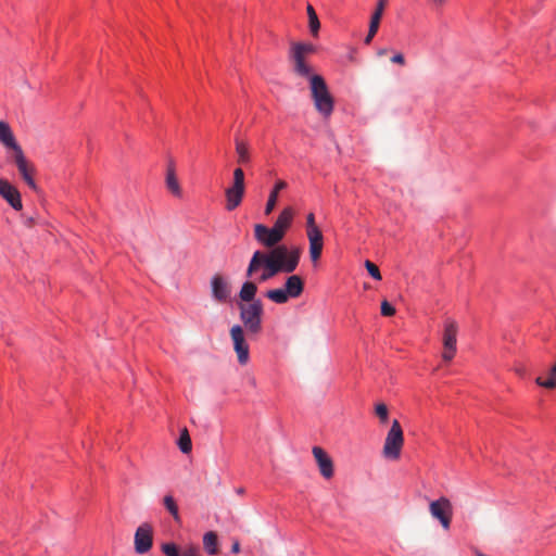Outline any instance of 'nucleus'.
Segmentation results:
<instances>
[{
    "mask_svg": "<svg viewBox=\"0 0 556 556\" xmlns=\"http://www.w3.org/2000/svg\"><path fill=\"white\" fill-rule=\"evenodd\" d=\"M180 556H200V548L197 545H188L182 549Z\"/></svg>",
    "mask_w": 556,
    "mask_h": 556,
    "instance_id": "35",
    "label": "nucleus"
},
{
    "mask_svg": "<svg viewBox=\"0 0 556 556\" xmlns=\"http://www.w3.org/2000/svg\"><path fill=\"white\" fill-rule=\"evenodd\" d=\"M240 320L247 331L251 334H258L262 331L264 307L261 300L239 305Z\"/></svg>",
    "mask_w": 556,
    "mask_h": 556,
    "instance_id": "5",
    "label": "nucleus"
},
{
    "mask_svg": "<svg viewBox=\"0 0 556 556\" xmlns=\"http://www.w3.org/2000/svg\"><path fill=\"white\" fill-rule=\"evenodd\" d=\"M476 555H477V556H486V555H484L483 553L478 552V551H476Z\"/></svg>",
    "mask_w": 556,
    "mask_h": 556,
    "instance_id": "42",
    "label": "nucleus"
},
{
    "mask_svg": "<svg viewBox=\"0 0 556 556\" xmlns=\"http://www.w3.org/2000/svg\"><path fill=\"white\" fill-rule=\"evenodd\" d=\"M307 15H308L309 30L313 36H317L320 24H319V20L317 17L316 12L311 4L307 5Z\"/></svg>",
    "mask_w": 556,
    "mask_h": 556,
    "instance_id": "26",
    "label": "nucleus"
},
{
    "mask_svg": "<svg viewBox=\"0 0 556 556\" xmlns=\"http://www.w3.org/2000/svg\"><path fill=\"white\" fill-rule=\"evenodd\" d=\"M268 252L277 275L280 273L291 274L298 268L301 258L300 248L280 244Z\"/></svg>",
    "mask_w": 556,
    "mask_h": 556,
    "instance_id": "1",
    "label": "nucleus"
},
{
    "mask_svg": "<svg viewBox=\"0 0 556 556\" xmlns=\"http://www.w3.org/2000/svg\"><path fill=\"white\" fill-rule=\"evenodd\" d=\"M0 141L8 148L16 150V147H20L14 138V135L5 122H0Z\"/></svg>",
    "mask_w": 556,
    "mask_h": 556,
    "instance_id": "22",
    "label": "nucleus"
},
{
    "mask_svg": "<svg viewBox=\"0 0 556 556\" xmlns=\"http://www.w3.org/2000/svg\"><path fill=\"white\" fill-rule=\"evenodd\" d=\"M277 275L269 252L255 251L247 268V276L260 282L269 280Z\"/></svg>",
    "mask_w": 556,
    "mask_h": 556,
    "instance_id": "3",
    "label": "nucleus"
},
{
    "mask_svg": "<svg viewBox=\"0 0 556 556\" xmlns=\"http://www.w3.org/2000/svg\"><path fill=\"white\" fill-rule=\"evenodd\" d=\"M165 508L169 511V514L173 516V518L178 521L179 520V511L178 506L172 495H165L163 500Z\"/></svg>",
    "mask_w": 556,
    "mask_h": 556,
    "instance_id": "29",
    "label": "nucleus"
},
{
    "mask_svg": "<svg viewBox=\"0 0 556 556\" xmlns=\"http://www.w3.org/2000/svg\"><path fill=\"white\" fill-rule=\"evenodd\" d=\"M294 218V210L291 206L285 207L278 215L273 227L283 237L291 227Z\"/></svg>",
    "mask_w": 556,
    "mask_h": 556,
    "instance_id": "18",
    "label": "nucleus"
},
{
    "mask_svg": "<svg viewBox=\"0 0 556 556\" xmlns=\"http://www.w3.org/2000/svg\"><path fill=\"white\" fill-rule=\"evenodd\" d=\"M231 552L233 554H238L240 552V543L238 541H235L231 545Z\"/></svg>",
    "mask_w": 556,
    "mask_h": 556,
    "instance_id": "40",
    "label": "nucleus"
},
{
    "mask_svg": "<svg viewBox=\"0 0 556 556\" xmlns=\"http://www.w3.org/2000/svg\"><path fill=\"white\" fill-rule=\"evenodd\" d=\"M203 546L210 555L217 553L218 541L215 532L210 531L203 535Z\"/></svg>",
    "mask_w": 556,
    "mask_h": 556,
    "instance_id": "25",
    "label": "nucleus"
},
{
    "mask_svg": "<svg viewBox=\"0 0 556 556\" xmlns=\"http://www.w3.org/2000/svg\"><path fill=\"white\" fill-rule=\"evenodd\" d=\"M306 235L307 237L321 236V231L316 225L314 213L306 215Z\"/></svg>",
    "mask_w": 556,
    "mask_h": 556,
    "instance_id": "27",
    "label": "nucleus"
},
{
    "mask_svg": "<svg viewBox=\"0 0 556 556\" xmlns=\"http://www.w3.org/2000/svg\"><path fill=\"white\" fill-rule=\"evenodd\" d=\"M290 59L293 63V70L295 74L302 77H307L311 80V76L314 74L312 73L311 65L306 61L307 55H303L299 52L290 50Z\"/></svg>",
    "mask_w": 556,
    "mask_h": 556,
    "instance_id": "17",
    "label": "nucleus"
},
{
    "mask_svg": "<svg viewBox=\"0 0 556 556\" xmlns=\"http://www.w3.org/2000/svg\"><path fill=\"white\" fill-rule=\"evenodd\" d=\"M376 34L377 33H371V29H368V34L365 38V43L366 45L370 43Z\"/></svg>",
    "mask_w": 556,
    "mask_h": 556,
    "instance_id": "39",
    "label": "nucleus"
},
{
    "mask_svg": "<svg viewBox=\"0 0 556 556\" xmlns=\"http://www.w3.org/2000/svg\"><path fill=\"white\" fill-rule=\"evenodd\" d=\"M380 21H381V16H379V13H372L370 23H369V29H371V33L378 31Z\"/></svg>",
    "mask_w": 556,
    "mask_h": 556,
    "instance_id": "36",
    "label": "nucleus"
},
{
    "mask_svg": "<svg viewBox=\"0 0 556 556\" xmlns=\"http://www.w3.org/2000/svg\"><path fill=\"white\" fill-rule=\"evenodd\" d=\"M257 292V286L253 281H245L241 286V289L239 291V298L241 301L245 303H252L253 301H256L255 299Z\"/></svg>",
    "mask_w": 556,
    "mask_h": 556,
    "instance_id": "23",
    "label": "nucleus"
},
{
    "mask_svg": "<svg viewBox=\"0 0 556 556\" xmlns=\"http://www.w3.org/2000/svg\"><path fill=\"white\" fill-rule=\"evenodd\" d=\"M229 333L239 364L247 365L250 361V346L245 340L243 327L233 325Z\"/></svg>",
    "mask_w": 556,
    "mask_h": 556,
    "instance_id": "10",
    "label": "nucleus"
},
{
    "mask_svg": "<svg viewBox=\"0 0 556 556\" xmlns=\"http://www.w3.org/2000/svg\"><path fill=\"white\" fill-rule=\"evenodd\" d=\"M286 188H287V182L285 180L279 179L275 182L273 189L269 192V195H268V199H267V202L265 205V214L266 215H269L274 211V208L277 204V201H278L279 192Z\"/></svg>",
    "mask_w": 556,
    "mask_h": 556,
    "instance_id": "20",
    "label": "nucleus"
},
{
    "mask_svg": "<svg viewBox=\"0 0 556 556\" xmlns=\"http://www.w3.org/2000/svg\"><path fill=\"white\" fill-rule=\"evenodd\" d=\"M237 162L239 164H247L251 160L250 146L244 140H236Z\"/></svg>",
    "mask_w": 556,
    "mask_h": 556,
    "instance_id": "24",
    "label": "nucleus"
},
{
    "mask_svg": "<svg viewBox=\"0 0 556 556\" xmlns=\"http://www.w3.org/2000/svg\"><path fill=\"white\" fill-rule=\"evenodd\" d=\"M254 237L263 247L271 249L280 245L279 242L285 238L274 227L268 228L263 224H256L254 226Z\"/></svg>",
    "mask_w": 556,
    "mask_h": 556,
    "instance_id": "12",
    "label": "nucleus"
},
{
    "mask_svg": "<svg viewBox=\"0 0 556 556\" xmlns=\"http://www.w3.org/2000/svg\"><path fill=\"white\" fill-rule=\"evenodd\" d=\"M375 413L382 424H386L389 419V409L384 403H378L375 405Z\"/></svg>",
    "mask_w": 556,
    "mask_h": 556,
    "instance_id": "30",
    "label": "nucleus"
},
{
    "mask_svg": "<svg viewBox=\"0 0 556 556\" xmlns=\"http://www.w3.org/2000/svg\"><path fill=\"white\" fill-rule=\"evenodd\" d=\"M403 446V429L400 421L397 419H394L391 424V428L387 433L382 448V455L388 460H397L401 457Z\"/></svg>",
    "mask_w": 556,
    "mask_h": 556,
    "instance_id": "7",
    "label": "nucleus"
},
{
    "mask_svg": "<svg viewBox=\"0 0 556 556\" xmlns=\"http://www.w3.org/2000/svg\"><path fill=\"white\" fill-rule=\"evenodd\" d=\"M309 89L315 109L325 118H329L334 109V101L328 90L325 79L320 75H312Z\"/></svg>",
    "mask_w": 556,
    "mask_h": 556,
    "instance_id": "2",
    "label": "nucleus"
},
{
    "mask_svg": "<svg viewBox=\"0 0 556 556\" xmlns=\"http://www.w3.org/2000/svg\"><path fill=\"white\" fill-rule=\"evenodd\" d=\"M211 292L214 300L225 303L230 299L231 289L225 277L215 274L211 278Z\"/></svg>",
    "mask_w": 556,
    "mask_h": 556,
    "instance_id": "15",
    "label": "nucleus"
},
{
    "mask_svg": "<svg viewBox=\"0 0 556 556\" xmlns=\"http://www.w3.org/2000/svg\"><path fill=\"white\" fill-rule=\"evenodd\" d=\"M394 314H395V308L388 301H386V300L382 301L381 302V315L390 317V316H393Z\"/></svg>",
    "mask_w": 556,
    "mask_h": 556,
    "instance_id": "34",
    "label": "nucleus"
},
{
    "mask_svg": "<svg viewBox=\"0 0 556 556\" xmlns=\"http://www.w3.org/2000/svg\"><path fill=\"white\" fill-rule=\"evenodd\" d=\"M383 9H384V2H383V0H380L378 2L377 8L374 13H379V16H382Z\"/></svg>",
    "mask_w": 556,
    "mask_h": 556,
    "instance_id": "38",
    "label": "nucleus"
},
{
    "mask_svg": "<svg viewBox=\"0 0 556 556\" xmlns=\"http://www.w3.org/2000/svg\"><path fill=\"white\" fill-rule=\"evenodd\" d=\"M391 61L393 63H396V64H400V65H404L405 64V59H404V55L402 53H395Z\"/></svg>",
    "mask_w": 556,
    "mask_h": 556,
    "instance_id": "37",
    "label": "nucleus"
},
{
    "mask_svg": "<svg viewBox=\"0 0 556 556\" xmlns=\"http://www.w3.org/2000/svg\"><path fill=\"white\" fill-rule=\"evenodd\" d=\"M458 324L452 318H445L442 327V353L444 363H451L457 353Z\"/></svg>",
    "mask_w": 556,
    "mask_h": 556,
    "instance_id": "6",
    "label": "nucleus"
},
{
    "mask_svg": "<svg viewBox=\"0 0 556 556\" xmlns=\"http://www.w3.org/2000/svg\"><path fill=\"white\" fill-rule=\"evenodd\" d=\"M245 192L244 172L241 167L235 168L232 184L225 190V208L228 212L236 210L242 202Z\"/></svg>",
    "mask_w": 556,
    "mask_h": 556,
    "instance_id": "8",
    "label": "nucleus"
},
{
    "mask_svg": "<svg viewBox=\"0 0 556 556\" xmlns=\"http://www.w3.org/2000/svg\"><path fill=\"white\" fill-rule=\"evenodd\" d=\"M165 185L173 197L177 199L182 198V189L176 175L175 165L172 163L168 164L166 169Z\"/></svg>",
    "mask_w": 556,
    "mask_h": 556,
    "instance_id": "19",
    "label": "nucleus"
},
{
    "mask_svg": "<svg viewBox=\"0 0 556 556\" xmlns=\"http://www.w3.org/2000/svg\"><path fill=\"white\" fill-rule=\"evenodd\" d=\"M0 197L15 211L23 208L20 191L7 179L0 178Z\"/></svg>",
    "mask_w": 556,
    "mask_h": 556,
    "instance_id": "14",
    "label": "nucleus"
},
{
    "mask_svg": "<svg viewBox=\"0 0 556 556\" xmlns=\"http://www.w3.org/2000/svg\"><path fill=\"white\" fill-rule=\"evenodd\" d=\"M312 453L317 463L320 475L329 480L334 475L333 462L328 453L320 446H313Z\"/></svg>",
    "mask_w": 556,
    "mask_h": 556,
    "instance_id": "16",
    "label": "nucleus"
},
{
    "mask_svg": "<svg viewBox=\"0 0 556 556\" xmlns=\"http://www.w3.org/2000/svg\"><path fill=\"white\" fill-rule=\"evenodd\" d=\"M135 552L137 554L148 553L153 545V529L149 523L140 525L135 532Z\"/></svg>",
    "mask_w": 556,
    "mask_h": 556,
    "instance_id": "11",
    "label": "nucleus"
},
{
    "mask_svg": "<svg viewBox=\"0 0 556 556\" xmlns=\"http://www.w3.org/2000/svg\"><path fill=\"white\" fill-rule=\"evenodd\" d=\"M14 153L15 164L18 168L21 176L30 189L36 190L37 184L34 179V166L27 161L21 147H16Z\"/></svg>",
    "mask_w": 556,
    "mask_h": 556,
    "instance_id": "13",
    "label": "nucleus"
},
{
    "mask_svg": "<svg viewBox=\"0 0 556 556\" xmlns=\"http://www.w3.org/2000/svg\"><path fill=\"white\" fill-rule=\"evenodd\" d=\"M304 291V280L299 275L288 276L283 287L266 292L267 299L276 304H285L290 299H298Z\"/></svg>",
    "mask_w": 556,
    "mask_h": 556,
    "instance_id": "4",
    "label": "nucleus"
},
{
    "mask_svg": "<svg viewBox=\"0 0 556 556\" xmlns=\"http://www.w3.org/2000/svg\"><path fill=\"white\" fill-rule=\"evenodd\" d=\"M429 511L431 517L438 520L445 531L450 530L454 508L452 502L447 497L441 496L431 501L429 503Z\"/></svg>",
    "mask_w": 556,
    "mask_h": 556,
    "instance_id": "9",
    "label": "nucleus"
},
{
    "mask_svg": "<svg viewBox=\"0 0 556 556\" xmlns=\"http://www.w3.org/2000/svg\"><path fill=\"white\" fill-rule=\"evenodd\" d=\"M179 448L182 453H189L191 451V440L185 431L179 438Z\"/></svg>",
    "mask_w": 556,
    "mask_h": 556,
    "instance_id": "31",
    "label": "nucleus"
},
{
    "mask_svg": "<svg viewBox=\"0 0 556 556\" xmlns=\"http://www.w3.org/2000/svg\"><path fill=\"white\" fill-rule=\"evenodd\" d=\"M161 549L166 556H180L179 549L175 543H164Z\"/></svg>",
    "mask_w": 556,
    "mask_h": 556,
    "instance_id": "32",
    "label": "nucleus"
},
{
    "mask_svg": "<svg viewBox=\"0 0 556 556\" xmlns=\"http://www.w3.org/2000/svg\"><path fill=\"white\" fill-rule=\"evenodd\" d=\"M432 1H433V3H434L435 5L441 7V5H443V4L445 3V1H446V0H432Z\"/></svg>",
    "mask_w": 556,
    "mask_h": 556,
    "instance_id": "41",
    "label": "nucleus"
},
{
    "mask_svg": "<svg viewBox=\"0 0 556 556\" xmlns=\"http://www.w3.org/2000/svg\"><path fill=\"white\" fill-rule=\"evenodd\" d=\"M291 51L299 52L303 55H311L316 51V48L312 43L295 42L291 45Z\"/></svg>",
    "mask_w": 556,
    "mask_h": 556,
    "instance_id": "28",
    "label": "nucleus"
},
{
    "mask_svg": "<svg viewBox=\"0 0 556 556\" xmlns=\"http://www.w3.org/2000/svg\"><path fill=\"white\" fill-rule=\"evenodd\" d=\"M309 242V257L313 263H317L320 258L323 248H324V238L321 236H313L307 237Z\"/></svg>",
    "mask_w": 556,
    "mask_h": 556,
    "instance_id": "21",
    "label": "nucleus"
},
{
    "mask_svg": "<svg viewBox=\"0 0 556 556\" xmlns=\"http://www.w3.org/2000/svg\"><path fill=\"white\" fill-rule=\"evenodd\" d=\"M365 267L368 271V274L375 279V280H381V274H380V270L378 268V266L376 264H374L372 262L370 261H366L365 262Z\"/></svg>",
    "mask_w": 556,
    "mask_h": 556,
    "instance_id": "33",
    "label": "nucleus"
}]
</instances>
